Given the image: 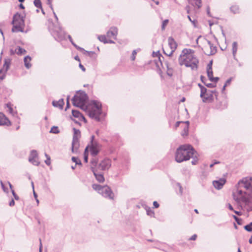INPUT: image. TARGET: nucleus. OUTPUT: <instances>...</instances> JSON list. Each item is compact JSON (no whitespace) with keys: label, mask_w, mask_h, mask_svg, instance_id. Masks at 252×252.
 <instances>
[{"label":"nucleus","mask_w":252,"mask_h":252,"mask_svg":"<svg viewBox=\"0 0 252 252\" xmlns=\"http://www.w3.org/2000/svg\"><path fill=\"white\" fill-rule=\"evenodd\" d=\"M239 7L236 5L232 6L230 8L231 11L234 14L237 13L239 12Z\"/></svg>","instance_id":"58836bf2"},{"label":"nucleus","mask_w":252,"mask_h":252,"mask_svg":"<svg viewBox=\"0 0 252 252\" xmlns=\"http://www.w3.org/2000/svg\"><path fill=\"white\" fill-rule=\"evenodd\" d=\"M168 22H169V21L167 19H166L162 22V27H161L162 30H164L165 27L168 24Z\"/></svg>","instance_id":"37998d69"},{"label":"nucleus","mask_w":252,"mask_h":252,"mask_svg":"<svg viewBox=\"0 0 252 252\" xmlns=\"http://www.w3.org/2000/svg\"><path fill=\"white\" fill-rule=\"evenodd\" d=\"M219 80V78L218 77H213L212 78H211V80L210 81L213 82H215V83H216Z\"/></svg>","instance_id":"de8ad7c7"},{"label":"nucleus","mask_w":252,"mask_h":252,"mask_svg":"<svg viewBox=\"0 0 252 252\" xmlns=\"http://www.w3.org/2000/svg\"><path fill=\"white\" fill-rule=\"evenodd\" d=\"M88 99V96L84 92H79L75 95L72 99L74 106L80 107L83 110L86 111L88 110V107L85 103Z\"/></svg>","instance_id":"20e7f679"},{"label":"nucleus","mask_w":252,"mask_h":252,"mask_svg":"<svg viewBox=\"0 0 252 252\" xmlns=\"http://www.w3.org/2000/svg\"><path fill=\"white\" fill-rule=\"evenodd\" d=\"M79 66L82 70L83 71H85L86 70L85 68L81 63L79 64Z\"/></svg>","instance_id":"bf43d9fd"},{"label":"nucleus","mask_w":252,"mask_h":252,"mask_svg":"<svg viewBox=\"0 0 252 252\" xmlns=\"http://www.w3.org/2000/svg\"><path fill=\"white\" fill-rule=\"evenodd\" d=\"M101 191L102 192H100L99 193L101 194L103 196L111 199H113L114 193L110 187L107 186H103V188Z\"/></svg>","instance_id":"9d476101"},{"label":"nucleus","mask_w":252,"mask_h":252,"mask_svg":"<svg viewBox=\"0 0 252 252\" xmlns=\"http://www.w3.org/2000/svg\"><path fill=\"white\" fill-rule=\"evenodd\" d=\"M208 44L210 48V51H206L205 54L208 56L213 55L215 54L217 52V48L216 46H214L211 42L209 40L207 41Z\"/></svg>","instance_id":"a211bd4d"},{"label":"nucleus","mask_w":252,"mask_h":252,"mask_svg":"<svg viewBox=\"0 0 252 252\" xmlns=\"http://www.w3.org/2000/svg\"><path fill=\"white\" fill-rule=\"evenodd\" d=\"M89 146H87L86 148H85V151H84V161L85 162H88V149H89Z\"/></svg>","instance_id":"2f4dec72"},{"label":"nucleus","mask_w":252,"mask_h":252,"mask_svg":"<svg viewBox=\"0 0 252 252\" xmlns=\"http://www.w3.org/2000/svg\"><path fill=\"white\" fill-rule=\"evenodd\" d=\"M197 237V235L196 234L193 235L189 239V240H195Z\"/></svg>","instance_id":"5fc2aeb1"},{"label":"nucleus","mask_w":252,"mask_h":252,"mask_svg":"<svg viewBox=\"0 0 252 252\" xmlns=\"http://www.w3.org/2000/svg\"><path fill=\"white\" fill-rule=\"evenodd\" d=\"M12 106H13V105L10 102L7 103L6 104V107L7 108V111L12 116H14L15 113L14 110L13 109Z\"/></svg>","instance_id":"a878e982"},{"label":"nucleus","mask_w":252,"mask_h":252,"mask_svg":"<svg viewBox=\"0 0 252 252\" xmlns=\"http://www.w3.org/2000/svg\"><path fill=\"white\" fill-rule=\"evenodd\" d=\"M238 49V44L237 42L234 41L232 43V54L234 59H235L236 54L237 53Z\"/></svg>","instance_id":"cd10ccee"},{"label":"nucleus","mask_w":252,"mask_h":252,"mask_svg":"<svg viewBox=\"0 0 252 252\" xmlns=\"http://www.w3.org/2000/svg\"><path fill=\"white\" fill-rule=\"evenodd\" d=\"M212 63L213 61H210L209 63L207 65V70H212Z\"/></svg>","instance_id":"09e8293b"},{"label":"nucleus","mask_w":252,"mask_h":252,"mask_svg":"<svg viewBox=\"0 0 252 252\" xmlns=\"http://www.w3.org/2000/svg\"><path fill=\"white\" fill-rule=\"evenodd\" d=\"M92 187L93 189H94L95 190H97L99 193L100 192H102L101 190L102 189L103 186L98 184H93Z\"/></svg>","instance_id":"c85d7f7f"},{"label":"nucleus","mask_w":252,"mask_h":252,"mask_svg":"<svg viewBox=\"0 0 252 252\" xmlns=\"http://www.w3.org/2000/svg\"><path fill=\"white\" fill-rule=\"evenodd\" d=\"M11 63V60L10 58L5 59L2 68L0 69V80L4 79L7 70L9 69Z\"/></svg>","instance_id":"6e6552de"},{"label":"nucleus","mask_w":252,"mask_h":252,"mask_svg":"<svg viewBox=\"0 0 252 252\" xmlns=\"http://www.w3.org/2000/svg\"><path fill=\"white\" fill-rule=\"evenodd\" d=\"M204 84L208 88H213L216 87V85L213 83H205Z\"/></svg>","instance_id":"49530a36"},{"label":"nucleus","mask_w":252,"mask_h":252,"mask_svg":"<svg viewBox=\"0 0 252 252\" xmlns=\"http://www.w3.org/2000/svg\"><path fill=\"white\" fill-rule=\"evenodd\" d=\"M165 65L167 68V74L168 75L171 76L172 75V68L170 67L169 63L167 62H165Z\"/></svg>","instance_id":"473e14b6"},{"label":"nucleus","mask_w":252,"mask_h":252,"mask_svg":"<svg viewBox=\"0 0 252 252\" xmlns=\"http://www.w3.org/2000/svg\"><path fill=\"white\" fill-rule=\"evenodd\" d=\"M73 162L75 163V165H82L81 161L80 159H79L77 158L73 157L71 158Z\"/></svg>","instance_id":"e433bc0d"},{"label":"nucleus","mask_w":252,"mask_h":252,"mask_svg":"<svg viewBox=\"0 0 252 252\" xmlns=\"http://www.w3.org/2000/svg\"><path fill=\"white\" fill-rule=\"evenodd\" d=\"M194 53V51L192 49H183L179 58V64L190 67L192 70L197 69L199 61Z\"/></svg>","instance_id":"f03ea898"},{"label":"nucleus","mask_w":252,"mask_h":252,"mask_svg":"<svg viewBox=\"0 0 252 252\" xmlns=\"http://www.w3.org/2000/svg\"><path fill=\"white\" fill-rule=\"evenodd\" d=\"M188 18L189 19V20L194 25L195 24V20H192L190 16L188 15Z\"/></svg>","instance_id":"338daca9"},{"label":"nucleus","mask_w":252,"mask_h":252,"mask_svg":"<svg viewBox=\"0 0 252 252\" xmlns=\"http://www.w3.org/2000/svg\"><path fill=\"white\" fill-rule=\"evenodd\" d=\"M244 228L248 232H252V222L244 226Z\"/></svg>","instance_id":"4c0bfd02"},{"label":"nucleus","mask_w":252,"mask_h":252,"mask_svg":"<svg viewBox=\"0 0 252 252\" xmlns=\"http://www.w3.org/2000/svg\"><path fill=\"white\" fill-rule=\"evenodd\" d=\"M45 163L47 165H50L51 164V158H48L46 159V160H45Z\"/></svg>","instance_id":"3c124183"},{"label":"nucleus","mask_w":252,"mask_h":252,"mask_svg":"<svg viewBox=\"0 0 252 252\" xmlns=\"http://www.w3.org/2000/svg\"><path fill=\"white\" fill-rule=\"evenodd\" d=\"M15 52L18 55H21V54H25L26 53V51L24 49H23L19 46L17 47V48L15 49Z\"/></svg>","instance_id":"c756f323"},{"label":"nucleus","mask_w":252,"mask_h":252,"mask_svg":"<svg viewBox=\"0 0 252 252\" xmlns=\"http://www.w3.org/2000/svg\"><path fill=\"white\" fill-rule=\"evenodd\" d=\"M52 105L55 107H58L60 109H63L64 105V101L63 98L59 99L58 101H53Z\"/></svg>","instance_id":"6ab92c4d"},{"label":"nucleus","mask_w":252,"mask_h":252,"mask_svg":"<svg viewBox=\"0 0 252 252\" xmlns=\"http://www.w3.org/2000/svg\"><path fill=\"white\" fill-rule=\"evenodd\" d=\"M153 205L156 208H157L159 207V204L156 201L153 202Z\"/></svg>","instance_id":"6e6d98bb"},{"label":"nucleus","mask_w":252,"mask_h":252,"mask_svg":"<svg viewBox=\"0 0 252 252\" xmlns=\"http://www.w3.org/2000/svg\"><path fill=\"white\" fill-rule=\"evenodd\" d=\"M50 133L58 134L60 132V131L57 126H53L50 130Z\"/></svg>","instance_id":"72a5a7b5"},{"label":"nucleus","mask_w":252,"mask_h":252,"mask_svg":"<svg viewBox=\"0 0 252 252\" xmlns=\"http://www.w3.org/2000/svg\"><path fill=\"white\" fill-rule=\"evenodd\" d=\"M168 45L170 48L169 53H166V55L170 57L177 47V44L173 37H169L168 39Z\"/></svg>","instance_id":"9b49d317"},{"label":"nucleus","mask_w":252,"mask_h":252,"mask_svg":"<svg viewBox=\"0 0 252 252\" xmlns=\"http://www.w3.org/2000/svg\"><path fill=\"white\" fill-rule=\"evenodd\" d=\"M118 34V29L116 27H112L110 30L107 32V36L108 37H114V39H116Z\"/></svg>","instance_id":"f3484780"},{"label":"nucleus","mask_w":252,"mask_h":252,"mask_svg":"<svg viewBox=\"0 0 252 252\" xmlns=\"http://www.w3.org/2000/svg\"><path fill=\"white\" fill-rule=\"evenodd\" d=\"M226 182V180L224 178H220L218 180L214 181L213 182V185L214 187L218 189H221Z\"/></svg>","instance_id":"4468645a"},{"label":"nucleus","mask_w":252,"mask_h":252,"mask_svg":"<svg viewBox=\"0 0 252 252\" xmlns=\"http://www.w3.org/2000/svg\"><path fill=\"white\" fill-rule=\"evenodd\" d=\"M137 54V52L136 50H134L132 51V56L131 57V59L132 61H134L135 59V56Z\"/></svg>","instance_id":"a18cd8bd"},{"label":"nucleus","mask_w":252,"mask_h":252,"mask_svg":"<svg viewBox=\"0 0 252 252\" xmlns=\"http://www.w3.org/2000/svg\"><path fill=\"white\" fill-rule=\"evenodd\" d=\"M14 204H15L14 200L13 199H12L10 201L9 205L10 206H13L14 205Z\"/></svg>","instance_id":"052dcab7"},{"label":"nucleus","mask_w":252,"mask_h":252,"mask_svg":"<svg viewBox=\"0 0 252 252\" xmlns=\"http://www.w3.org/2000/svg\"><path fill=\"white\" fill-rule=\"evenodd\" d=\"M195 150L190 145H184L180 146L176 151L175 160L180 163L186 161L193 157Z\"/></svg>","instance_id":"7ed1b4c3"},{"label":"nucleus","mask_w":252,"mask_h":252,"mask_svg":"<svg viewBox=\"0 0 252 252\" xmlns=\"http://www.w3.org/2000/svg\"><path fill=\"white\" fill-rule=\"evenodd\" d=\"M146 213L148 216L151 217H153L154 215V211L150 208L146 209Z\"/></svg>","instance_id":"ea45409f"},{"label":"nucleus","mask_w":252,"mask_h":252,"mask_svg":"<svg viewBox=\"0 0 252 252\" xmlns=\"http://www.w3.org/2000/svg\"><path fill=\"white\" fill-rule=\"evenodd\" d=\"M232 196L237 209L252 211V178L246 177L240 180L235 185Z\"/></svg>","instance_id":"f257e3e1"},{"label":"nucleus","mask_w":252,"mask_h":252,"mask_svg":"<svg viewBox=\"0 0 252 252\" xmlns=\"http://www.w3.org/2000/svg\"><path fill=\"white\" fill-rule=\"evenodd\" d=\"M12 24H17L24 26V20L23 17L18 13H17L13 16Z\"/></svg>","instance_id":"ddd939ff"},{"label":"nucleus","mask_w":252,"mask_h":252,"mask_svg":"<svg viewBox=\"0 0 252 252\" xmlns=\"http://www.w3.org/2000/svg\"><path fill=\"white\" fill-rule=\"evenodd\" d=\"M95 141L94 140V135H92L91 136L90 143H93V142H94Z\"/></svg>","instance_id":"69168bd1"},{"label":"nucleus","mask_w":252,"mask_h":252,"mask_svg":"<svg viewBox=\"0 0 252 252\" xmlns=\"http://www.w3.org/2000/svg\"><path fill=\"white\" fill-rule=\"evenodd\" d=\"M60 31H55L53 34L56 40L62 41L65 38L64 32L60 29Z\"/></svg>","instance_id":"2eb2a0df"},{"label":"nucleus","mask_w":252,"mask_h":252,"mask_svg":"<svg viewBox=\"0 0 252 252\" xmlns=\"http://www.w3.org/2000/svg\"><path fill=\"white\" fill-rule=\"evenodd\" d=\"M13 26L12 29V32H23L24 26L17 24H13Z\"/></svg>","instance_id":"412c9836"},{"label":"nucleus","mask_w":252,"mask_h":252,"mask_svg":"<svg viewBox=\"0 0 252 252\" xmlns=\"http://www.w3.org/2000/svg\"><path fill=\"white\" fill-rule=\"evenodd\" d=\"M0 124L2 126H9L11 122L1 112H0Z\"/></svg>","instance_id":"dca6fc26"},{"label":"nucleus","mask_w":252,"mask_h":252,"mask_svg":"<svg viewBox=\"0 0 252 252\" xmlns=\"http://www.w3.org/2000/svg\"><path fill=\"white\" fill-rule=\"evenodd\" d=\"M33 3L36 7L42 8V4L40 0H34Z\"/></svg>","instance_id":"c9c22d12"},{"label":"nucleus","mask_w":252,"mask_h":252,"mask_svg":"<svg viewBox=\"0 0 252 252\" xmlns=\"http://www.w3.org/2000/svg\"><path fill=\"white\" fill-rule=\"evenodd\" d=\"M92 104L94 106V108L89 109L86 111L89 116L94 119L97 122L100 121V115L102 113L101 104L99 102L94 100L92 102Z\"/></svg>","instance_id":"39448f33"},{"label":"nucleus","mask_w":252,"mask_h":252,"mask_svg":"<svg viewBox=\"0 0 252 252\" xmlns=\"http://www.w3.org/2000/svg\"><path fill=\"white\" fill-rule=\"evenodd\" d=\"M228 208L230 210L232 211H234V209H233L232 206L230 204H228Z\"/></svg>","instance_id":"680f3d73"},{"label":"nucleus","mask_w":252,"mask_h":252,"mask_svg":"<svg viewBox=\"0 0 252 252\" xmlns=\"http://www.w3.org/2000/svg\"><path fill=\"white\" fill-rule=\"evenodd\" d=\"M12 193L14 198L16 200H19V198L18 196L15 193V192L13 189H12Z\"/></svg>","instance_id":"8fccbe9b"},{"label":"nucleus","mask_w":252,"mask_h":252,"mask_svg":"<svg viewBox=\"0 0 252 252\" xmlns=\"http://www.w3.org/2000/svg\"><path fill=\"white\" fill-rule=\"evenodd\" d=\"M231 80H232V78H230L229 79H228L226 81V82H225V84H224V85H225V86H228V85H229L230 84V83H231Z\"/></svg>","instance_id":"864d4df0"},{"label":"nucleus","mask_w":252,"mask_h":252,"mask_svg":"<svg viewBox=\"0 0 252 252\" xmlns=\"http://www.w3.org/2000/svg\"><path fill=\"white\" fill-rule=\"evenodd\" d=\"M89 148H90L91 154L93 157H96L100 151V149L94 148L91 147H89Z\"/></svg>","instance_id":"bb28decb"},{"label":"nucleus","mask_w":252,"mask_h":252,"mask_svg":"<svg viewBox=\"0 0 252 252\" xmlns=\"http://www.w3.org/2000/svg\"><path fill=\"white\" fill-rule=\"evenodd\" d=\"M48 0V3L49 5H50V7L51 8L52 10H53V7L52 6V4H51V2L52 0Z\"/></svg>","instance_id":"13d9d810"},{"label":"nucleus","mask_w":252,"mask_h":252,"mask_svg":"<svg viewBox=\"0 0 252 252\" xmlns=\"http://www.w3.org/2000/svg\"><path fill=\"white\" fill-rule=\"evenodd\" d=\"M207 75L209 79V80H211V78L213 77V73L212 70H207Z\"/></svg>","instance_id":"79ce46f5"},{"label":"nucleus","mask_w":252,"mask_h":252,"mask_svg":"<svg viewBox=\"0 0 252 252\" xmlns=\"http://www.w3.org/2000/svg\"><path fill=\"white\" fill-rule=\"evenodd\" d=\"M233 218L234 219V220H235V221L237 222V223L238 224H239V225L241 224L242 220L240 219H239L236 216H233Z\"/></svg>","instance_id":"c03bdc74"},{"label":"nucleus","mask_w":252,"mask_h":252,"mask_svg":"<svg viewBox=\"0 0 252 252\" xmlns=\"http://www.w3.org/2000/svg\"><path fill=\"white\" fill-rule=\"evenodd\" d=\"M233 212L238 216H241L242 215V213L240 211H237L234 210Z\"/></svg>","instance_id":"e2e57ef3"},{"label":"nucleus","mask_w":252,"mask_h":252,"mask_svg":"<svg viewBox=\"0 0 252 252\" xmlns=\"http://www.w3.org/2000/svg\"><path fill=\"white\" fill-rule=\"evenodd\" d=\"M88 146L94 148L100 149L101 148L100 144L97 141H95L93 143H90V145H89Z\"/></svg>","instance_id":"7c9ffc66"},{"label":"nucleus","mask_w":252,"mask_h":252,"mask_svg":"<svg viewBox=\"0 0 252 252\" xmlns=\"http://www.w3.org/2000/svg\"><path fill=\"white\" fill-rule=\"evenodd\" d=\"M189 128L188 126H186L184 128L183 132L182 133V135L183 136H187L188 134Z\"/></svg>","instance_id":"a19ab883"},{"label":"nucleus","mask_w":252,"mask_h":252,"mask_svg":"<svg viewBox=\"0 0 252 252\" xmlns=\"http://www.w3.org/2000/svg\"><path fill=\"white\" fill-rule=\"evenodd\" d=\"M0 185H1V187H2V188L3 190V191H4V192H6V191H7L6 189V188H5V187H4V185L3 183H2V182H1V181L0 182Z\"/></svg>","instance_id":"4d7b16f0"},{"label":"nucleus","mask_w":252,"mask_h":252,"mask_svg":"<svg viewBox=\"0 0 252 252\" xmlns=\"http://www.w3.org/2000/svg\"><path fill=\"white\" fill-rule=\"evenodd\" d=\"M72 114L74 117L79 118L80 119H82L85 122H86V120L85 117H84V116L83 115H82V114L78 110H72Z\"/></svg>","instance_id":"aec40b11"},{"label":"nucleus","mask_w":252,"mask_h":252,"mask_svg":"<svg viewBox=\"0 0 252 252\" xmlns=\"http://www.w3.org/2000/svg\"><path fill=\"white\" fill-rule=\"evenodd\" d=\"M96 179V180L102 183L104 181V178L103 175L102 174L96 173V170H94V171H92Z\"/></svg>","instance_id":"4be33fe9"},{"label":"nucleus","mask_w":252,"mask_h":252,"mask_svg":"<svg viewBox=\"0 0 252 252\" xmlns=\"http://www.w3.org/2000/svg\"><path fill=\"white\" fill-rule=\"evenodd\" d=\"M98 39L99 41L103 42L104 43H106V42H107V39H106V36L104 35H99L98 36Z\"/></svg>","instance_id":"f704fd0d"},{"label":"nucleus","mask_w":252,"mask_h":252,"mask_svg":"<svg viewBox=\"0 0 252 252\" xmlns=\"http://www.w3.org/2000/svg\"><path fill=\"white\" fill-rule=\"evenodd\" d=\"M91 169L92 171H94L95 170V167L97 165V159L95 157H94L91 160Z\"/></svg>","instance_id":"b1692460"},{"label":"nucleus","mask_w":252,"mask_h":252,"mask_svg":"<svg viewBox=\"0 0 252 252\" xmlns=\"http://www.w3.org/2000/svg\"><path fill=\"white\" fill-rule=\"evenodd\" d=\"M77 49L79 50L80 51H82L83 50V49L81 47H80L78 46L76 44H75L74 43H73L72 44Z\"/></svg>","instance_id":"603ef678"},{"label":"nucleus","mask_w":252,"mask_h":252,"mask_svg":"<svg viewBox=\"0 0 252 252\" xmlns=\"http://www.w3.org/2000/svg\"><path fill=\"white\" fill-rule=\"evenodd\" d=\"M68 38L69 40V41H70V42L72 44L73 43H74V42L73 41V40L71 38V36L70 35H68Z\"/></svg>","instance_id":"774afa93"},{"label":"nucleus","mask_w":252,"mask_h":252,"mask_svg":"<svg viewBox=\"0 0 252 252\" xmlns=\"http://www.w3.org/2000/svg\"><path fill=\"white\" fill-rule=\"evenodd\" d=\"M189 2L193 6L199 8L201 6V0H188Z\"/></svg>","instance_id":"5701e85b"},{"label":"nucleus","mask_w":252,"mask_h":252,"mask_svg":"<svg viewBox=\"0 0 252 252\" xmlns=\"http://www.w3.org/2000/svg\"><path fill=\"white\" fill-rule=\"evenodd\" d=\"M31 61V58L27 56L24 58V63L26 67L28 69L30 68L32 66V64L30 63Z\"/></svg>","instance_id":"393cba45"},{"label":"nucleus","mask_w":252,"mask_h":252,"mask_svg":"<svg viewBox=\"0 0 252 252\" xmlns=\"http://www.w3.org/2000/svg\"><path fill=\"white\" fill-rule=\"evenodd\" d=\"M111 166V162L109 159H104L98 165L97 168L99 170H105L108 169Z\"/></svg>","instance_id":"f8f14e48"},{"label":"nucleus","mask_w":252,"mask_h":252,"mask_svg":"<svg viewBox=\"0 0 252 252\" xmlns=\"http://www.w3.org/2000/svg\"><path fill=\"white\" fill-rule=\"evenodd\" d=\"M29 161L34 165L38 166L40 162L38 160V154L36 150L31 151L29 157Z\"/></svg>","instance_id":"1a4fd4ad"},{"label":"nucleus","mask_w":252,"mask_h":252,"mask_svg":"<svg viewBox=\"0 0 252 252\" xmlns=\"http://www.w3.org/2000/svg\"><path fill=\"white\" fill-rule=\"evenodd\" d=\"M73 136L72 142V152L73 153H77L79 147V139L81 136V132L79 129L73 128Z\"/></svg>","instance_id":"0eeeda50"},{"label":"nucleus","mask_w":252,"mask_h":252,"mask_svg":"<svg viewBox=\"0 0 252 252\" xmlns=\"http://www.w3.org/2000/svg\"><path fill=\"white\" fill-rule=\"evenodd\" d=\"M68 99H69V96H68L67 98V104H66V107L65 108V110H66V109L69 107V103L68 101Z\"/></svg>","instance_id":"0e129e2a"},{"label":"nucleus","mask_w":252,"mask_h":252,"mask_svg":"<svg viewBox=\"0 0 252 252\" xmlns=\"http://www.w3.org/2000/svg\"><path fill=\"white\" fill-rule=\"evenodd\" d=\"M213 94L217 97L218 93L216 91L208 90L206 88H203L201 89L200 97L202 98L203 102H211L214 99Z\"/></svg>","instance_id":"423d86ee"}]
</instances>
